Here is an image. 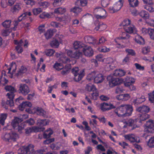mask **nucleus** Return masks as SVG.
Wrapping results in <instances>:
<instances>
[{
  "instance_id": "f257e3e1",
  "label": "nucleus",
  "mask_w": 154,
  "mask_h": 154,
  "mask_svg": "<svg viewBox=\"0 0 154 154\" xmlns=\"http://www.w3.org/2000/svg\"><path fill=\"white\" fill-rule=\"evenodd\" d=\"M5 88L7 91H9V93L7 94L6 96L8 98L6 102L4 100L2 101V106H5V108L6 109H8V107L5 106L6 104L9 105L10 107H12L14 105L13 99L14 96V93L16 91L14 88L11 85L7 86Z\"/></svg>"
},
{
  "instance_id": "f03ea898",
  "label": "nucleus",
  "mask_w": 154,
  "mask_h": 154,
  "mask_svg": "<svg viewBox=\"0 0 154 154\" xmlns=\"http://www.w3.org/2000/svg\"><path fill=\"white\" fill-rule=\"evenodd\" d=\"M34 147V146L31 144L26 146H23L18 149V154H44L47 151V148L44 147L33 152Z\"/></svg>"
},
{
  "instance_id": "7ed1b4c3",
  "label": "nucleus",
  "mask_w": 154,
  "mask_h": 154,
  "mask_svg": "<svg viewBox=\"0 0 154 154\" xmlns=\"http://www.w3.org/2000/svg\"><path fill=\"white\" fill-rule=\"evenodd\" d=\"M116 114L119 117L129 116L133 111V107L130 105H122L117 109Z\"/></svg>"
},
{
  "instance_id": "20e7f679",
  "label": "nucleus",
  "mask_w": 154,
  "mask_h": 154,
  "mask_svg": "<svg viewBox=\"0 0 154 154\" xmlns=\"http://www.w3.org/2000/svg\"><path fill=\"white\" fill-rule=\"evenodd\" d=\"M150 110V108L146 105L140 106L136 108V111L142 113L140 116V122H141L142 121H144L149 118L150 116L147 114V113L149 112Z\"/></svg>"
},
{
  "instance_id": "39448f33",
  "label": "nucleus",
  "mask_w": 154,
  "mask_h": 154,
  "mask_svg": "<svg viewBox=\"0 0 154 154\" xmlns=\"http://www.w3.org/2000/svg\"><path fill=\"white\" fill-rule=\"evenodd\" d=\"M23 120L21 119L16 117H14L11 122V125L14 129L20 134L23 132V131L24 129V126L23 124H19Z\"/></svg>"
},
{
  "instance_id": "423d86ee",
  "label": "nucleus",
  "mask_w": 154,
  "mask_h": 154,
  "mask_svg": "<svg viewBox=\"0 0 154 154\" xmlns=\"http://www.w3.org/2000/svg\"><path fill=\"white\" fill-rule=\"evenodd\" d=\"M14 42L15 45H17L15 47V50L18 54L21 53L23 51V49L21 46L23 45L26 48L28 47V42L26 39H21L19 41L14 40Z\"/></svg>"
},
{
  "instance_id": "0eeeda50",
  "label": "nucleus",
  "mask_w": 154,
  "mask_h": 154,
  "mask_svg": "<svg viewBox=\"0 0 154 154\" xmlns=\"http://www.w3.org/2000/svg\"><path fill=\"white\" fill-rule=\"evenodd\" d=\"M19 137L18 134L15 132H12L10 133L5 134L2 137V139L7 142L15 141Z\"/></svg>"
},
{
  "instance_id": "6e6552de",
  "label": "nucleus",
  "mask_w": 154,
  "mask_h": 154,
  "mask_svg": "<svg viewBox=\"0 0 154 154\" xmlns=\"http://www.w3.org/2000/svg\"><path fill=\"white\" fill-rule=\"evenodd\" d=\"M72 72L75 76L74 79L76 82L80 81L85 75L84 70L82 69L79 71L78 67L73 68Z\"/></svg>"
},
{
  "instance_id": "1a4fd4ad",
  "label": "nucleus",
  "mask_w": 154,
  "mask_h": 154,
  "mask_svg": "<svg viewBox=\"0 0 154 154\" xmlns=\"http://www.w3.org/2000/svg\"><path fill=\"white\" fill-rule=\"evenodd\" d=\"M94 13L96 17L98 19H104L107 16L106 11L101 7L95 8Z\"/></svg>"
},
{
  "instance_id": "9d476101",
  "label": "nucleus",
  "mask_w": 154,
  "mask_h": 154,
  "mask_svg": "<svg viewBox=\"0 0 154 154\" xmlns=\"http://www.w3.org/2000/svg\"><path fill=\"white\" fill-rule=\"evenodd\" d=\"M107 79L109 81V86L111 87H113L119 85L121 82L119 78L113 77L111 75H109Z\"/></svg>"
},
{
  "instance_id": "9b49d317",
  "label": "nucleus",
  "mask_w": 154,
  "mask_h": 154,
  "mask_svg": "<svg viewBox=\"0 0 154 154\" xmlns=\"http://www.w3.org/2000/svg\"><path fill=\"white\" fill-rule=\"evenodd\" d=\"M30 92L29 88L28 86L25 84H21L20 85L19 92L23 95H26Z\"/></svg>"
},
{
  "instance_id": "f8f14e48",
  "label": "nucleus",
  "mask_w": 154,
  "mask_h": 154,
  "mask_svg": "<svg viewBox=\"0 0 154 154\" xmlns=\"http://www.w3.org/2000/svg\"><path fill=\"white\" fill-rule=\"evenodd\" d=\"M67 54L70 57L76 59H79L82 55V53L79 51H72L69 50L67 51Z\"/></svg>"
},
{
  "instance_id": "ddd939ff",
  "label": "nucleus",
  "mask_w": 154,
  "mask_h": 154,
  "mask_svg": "<svg viewBox=\"0 0 154 154\" xmlns=\"http://www.w3.org/2000/svg\"><path fill=\"white\" fill-rule=\"evenodd\" d=\"M145 125L146 127L144 129L145 131L151 133L152 131H151V130L153 128L154 126L153 121L149 120L146 122Z\"/></svg>"
},
{
  "instance_id": "4468645a",
  "label": "nucleus",
  "mask_w": 154,
  "mask_h": 154,
  "mask_svg": "<svg viewBox=\"0 0 154 154\" xmlns=\"http://www.w3.org/2000/svg\"><path fill=\"white\" fill-rule=\"evenodd\" d=\"M83 52L84 55L87 57H90L94 54L93 49L91 47H85L83 49Z\"/></svg>"
},
{
  "instance_id": "2eb2a0df",
  "label": "nucleus",
  "mask_w": 154,
  "mask_h": 154,
  "mask_svg": "<svg viewBox=\"0 0 154 154\" xmlns=\"http://www.w3.org/2000/svg\"><path fill=\"white\" fill-rule=\"evenodd\" d=\"M122 6L121 4H118L117 3L114 4L113 6L110 7L109 8V10L110 12L114 13L119 11Z\"/></svg>"
},
{
  "instance_id": "dca6fc26",
  "label": "nucleus",
  "mask_w": 154,
  "mask_h": 154,
  "mask_svg": "<svg viewBox=\"0 0 154 154\" xmlns=\"http://www.w3.org/2000/svg\"><path fill=\"white\" fill-rule=\"evenodd\" d=\"M145 100L144 96H142L139 98H136L132 100V103L135 106L142 103Z\"/></svg>"
},
{
  "instance_id": "f3484780",
  "label": "nucleus",
  "mask_w": 154,
  "mask_h": 154,
  "mask_svg": "<svg viewBox=\"0 0 154 154\" xmlns=\"http://www.w3.org/2000/svg\"><path fill=\"white\" fill-rule=\"evenodd\" d=\"M124 29L127 32L129 33H135L136 31V29L134 26L133 25H131L130 24L128 25L127 26L124 27Z\"/></svg>"
},
{
  "instance_id": "a211bd4d",
  "label": "nucleus",
  "mask_w": 154,
  "mask_h": 154,
  "mask_svg": "<svg viewBox=\"0 0 154 154\" xmlns=\"http://www.w3.org/2000/svg\"><path fill=\"white\" fill-rule=\"evenodd\" d=\"M32 106V103L29 102H23L19 105V108L20 110L23 111L25 108L31 107Z\"/></svg>"
},
{
  "instance_id": "6ab92c4d",
  "label": "nucleus",
  "mask_w": 154,
  "mask_h": 154,
  "mask_svg": "<svg viewBox=\"0 0 154 154\" xmlns=\"http://www.w3.org/2000/svg\"><path fill=\"white\" fill-rule=\"evenodd\" d=\"M35 113L40 116H42L44 117H46V112L42 108L38 107L35 108Z\"/></svg>"
},
{
  "instance_id": "aec40b11",
  "label": "nucleus",
  "mask_w": 154,
  "mask_h": 154,
  "mask_svg": "<svg viewBox=\"0 0 154 154\" xmlns=\"http://www.w3.org/2000/svg\"><path fill=\"white\" fill-rule=\"evenodd\" d=\"M49 123V121L46 119H38L37 121V125L40 128L44 126L48 125Z\"/></svg>"
},
{
  "instance_id": "412c9836",
  "label": "nucleus",
  "mask_w": 154,
  "mask_h": 154,
  "mask_svg": "<svg viewBox=\"0 0 154 154\" xmlns=\"http://www.w3.org/2000/svg\"><path fill=\"white\" fill-rule=\"evenodd\" d=\"M135 82V79L134 78L128 76L126 77L124 82V85L125 86H128L129 85L134 83Z\"/></svg>"
},
{
  "instance_id": "4be33fe9",
  "label": "nucleus",
  "mask_w": 154,
  "mask_h": 154,
  "mask_svg": "<svg viewBox=\"0 0 154 154\" xmlns=\"http://www.w3.org/2000/svg\"><path fill=\"white\" fill-rule=\"evenodd\" d=\"M125 73L126 72L124 70L119 69L115 70L113 75L115 76L121 77L125 75Z\"/></svg>"
},
{
  "instance_id": "5701e85b",
  "label": "nucleus",
  "mask_w": 154,
  "mask_h": 154,
  "mask_svg": "<svg viewBox=\"0 0 154 154\" xmlns=\"http://www.w3.org/2000/svg\"><path fill=\"white\" fill-rule=\"evenodd\" d=\"M84 39L86 43L94 44L96 43V39L91 36H86L84 37Z\"/></svg>"
},
{
  "instance_id": "b1692460",
  "label": "nucleus",
  "mask_w": 154,
  "mask_h": 154,
  "mask_svg": "<svg viewBox=\"0 0 154 154\" xmlns=\"http://www.w3.org/2000/svg\"><path fill=\"white\" fill-rule=\"evenodd\" d=\"M130 37L129 35L127 33V32H123L122 33V36L120 37H119L117 38L115 40V41L116 43L119 45H120V44L118 43V40L121 39H128Z\"/></svg>"
},
{
  "instance_id": "393cba45",
  "label": "nucleus",
  "mask_w": 154,
  "mask_h": 154,
  "mask_svg": "<svg viewBox=\"0 0 154 154\" xmlns=\"http://www.w3.org/2000/svg\"><path fill=\"white\" fill-rule=\"evenodd\" d=\"M103 80L102 74H98L94 78V82L96 83H99L102 82Z\"/></svg>"
},
{
  "instance_id": "a878e982",
  "label": "nucleus",
  "mask_w": 154,
  "mask_h": 154,
  "mask_svg": "<svg viewBox=\"0 0 154 154\" xmlns=\"http://www.w3.org/2000/svg\"><path fill=\"white\" fill-rule=\"evenodd\" d=\"M107 27L106 25L102 23H98L97 26L95 27V29L97 31L100 29V31H101L105 29Z\"/></svg>"
},
{
  "instance_id": "bb28decb",
  "label": "nucleus",
  "mask_w": 154,
  "mask_h": 154,
  "mask_svg": "<svg viewBox=\"0 0 154 154\" xmlns=\"http://www.w3.org/2000/svg\"><path fill=\"white\" fill-rule=\"evenodd\" d=\"M69 11L70 12H72L75 14H78L82 11V9L81 8L78 6H75L71 8Z\"/></svg>"
},
{
  "instance_id": "cd10ccee",
  "label": "nucleus",
  "mask_w": 154,
  "mask_h": 154,
  "mask_svg": "<svg viewBox=\"0 0 154 154\" xmlns=\"http://www.w3.org/2000/svg\"><path fill=\"white\" fill-rule=\"evenodd\" d=\"M73 45L74 49H75L84 47L85 45L82 42L79 41L75 42L73 44Z\"/></svg>"
},
{
  "instance_id": "c85d7f7f",
  "label": "nucleus",
  "mask_w": 154,
  "mask_h": 154,
  "mask_svg": "<svg viewBox=\"0 0 154 154\" xmlns=\"http://www.w3.org/2000/svg\"><path fill=\"white\" fill-rule=\"evenodd\" d=\"M21 4L20 3L16 4L11 9L12 12L14 13H16L18 12L21 8Z\"/></svg>"
},
{
  "instance_id": "c756f323",
  "label": "nucleus",
  "mask_w": 154,
  "mask_h": 154,
  "mask_svg": "<svg viewBox=\"0 0 154 154\" xmlns=\"http://www.w3.org/2000/svg\"><path fill=\"white\" fill-rule=\"evenodd\" d=\"M66 11V9L65 8L62 7L56 8L54 10V13L58 14H63Z\"/></svg>"
},
{
  "instance_id": "7c9ffc66",
  "label": "nucleus",
  "mask_w": 154,
  "mask_h": 154,
  "mask_svg": "<svg viewBox=\"0 0 154 154\" xmlns=\"http://www.w3.org/2000/svg\"><path fill=\"white\" fill-rule=\"evenodd\" d=\"M53 133V131L49 128L43 134V137L45 138H49Z\"/></svg>"
},
{
  "instance_id": "2f4dec72",
  "label": "nucleus",
  "mask_w": 154,
  "mask_h": 154,
  "mask_svg": "<svg viewBox=\"0 0 154 154\" xmlns=\"http://www.w3.org/2000/svg\"><path fill=\"white\" fill-rule=\"evenodd\" d=\"M96 88L95 86L89 83L86 85V90L89 91H94L96 90Z\"/></svg>"
},
{
  "instance_id": "473e14b6",
  "label": "nucleus",
  "mask_w": 154,
  "mask_h": 154,
  "mask_svg": "<svg viewBox=\"0 0 154 154\" xmlns=\"http://www.w3.org/2000/svg\"><path fill=\"white\" fill-rule=\"evenodd\" d=\"M139 14L140 17L145 19H148L149 17V14L148 13L145 11H142Z\"/></svg>"
},
{
  "instance_id": "72a5a7b5",
  "label": "nucleus",
  "mask_w": 154,
  "mask_h": 154,
  "mask_svg": "<svg viewBox=\"0 0 154 154\" xmlns=\"http://www.w3.org/2000/svg\"><path fill=\"white\" fill-rule=\"evenodd\" d=\"M54 32L53 30H48L44 34L45 38L47 39L50 38L53 35Z\"/></svg>"
},
{
  "instance_id": "f704fd0d",
  "label": "nucleus",
  "mask_w": 154,
  "mask_h": 154,
  "mask_svg": "<svg viewBox=\"0 0 154 154\" xmlns=\"http://www.w3.org/2000/svg\"><path fill=\"white\" fill-rule=\"evenodd\" d=\"M27 69L26 67L22 66L18 71L17 73H16L15 75L17 76H20L23 74L25 73Z\"/></svg>"
},
{
  "instance_id": "c9c22d12",
  "label": "nucleus",
  "mask_w": 154,
  "mask_h": 154,
  "mask_svg": "<svg viewBox=\"0 0 154 154\" xmlns=\"http://www.w3.org/2000/svg\"><path fill=\"white\" fill-rule=\"evenodd\" d=\"M135 41L137 43L140 45H143L145 43L144 39L142 36L140 35H138L136 37Z\"/></svg>"
},
{
  "instance_id": "e433bc0d",
  "label": "nucleus",
  "mask_w": 154,
  "mask_h": 154,
  "mask_svg": "<svg viewBox=\"0 0 154 154\" xmlns=\"http://www.w3.org/2000/svg\"><path fill=\"white\" fill-rule=\"evenodd\" d=\"M125 138L129 140L131 142H135L137 141V140H135V137L133 134H128L125 135Z\"/></svg>"
},
{
  "instance_id": "4c0bfd02",
  "label": "nucleus",
  "mask_w": 154,
  "mask_h": 154,
  "mask_svg": "<svg viewBox=\"0 0 154 154\" xmlns=\"http://www.w3.org/2000/svg\"><path fill=\"white\" fill-rule=\"evenodd\" d=\"M109 104L107 103H103L100 104V108L103 111L109 110Z\"/></svg>"
},
{
  "instance_id": "58836bf2",
  "label": "nucleus",
  "mask_w": 154,
  "mask_h": 154,
  "mask_svg": "<svg viewBox=\"0 0 154 154\" xmlns=\"http://www.w3.org/2000/svg\"><path fill=\"white\" fill-rule=\"evenodd\" d=\"M129 5L131 7H136L138 5V0H128Z\"/></svg>"
},
{
  "instance_id": "ea45409f",
  "label": "nucleus",
  "mask_w": 154,
  "mask_h": 154,
  "mask_svg": "<svg viewBox=\"0 0 154 154\" xmlns=\"http://www.w3.org/2000/svg\"><path fill=\"white\" fill-rule=\"evenodd\" d=\"M7 116L6 114H2L0 116V123L2 125H4L5 120Z\"/></svg>"
},
{
  "instance_id": "a19ab883",
  "label": "nucleus",
  "mask_w": 154,
  "mask_h": 154,
  "mask_svg": "<svg viewBox=\"0 0 154 154\" xmlns=\"http://www.w3.org/2000/svg\"><path fill=\"white\" fill-rule=\"evenodd\" d=\"M11 23V20H6L2 23V25L5 28H9L10 27Z\"/></svg>"
},
{
  "instance_id": "79ce46f5",
  "label": "nucleus",
  "mask_w": 154,
  "mask_h": 154,
  "mask_svg": "<svg viewBox=\"0 0 154 154\" xmlns=\"http://www.w3.org/2000/svg\"><path fill=\"white\" fill-rule=\"evenodd\" d=\"M76 5H78V4H80V5L82 6H85L87 5V1L86 0H78L75 3Z\"/></svg>"
},
{
  "instance_id": "37998d69",
  "label": "nucleus",
  "mask_w": 154,
  "mask_h": 154,
  "mask_svg": "<svg viewBox=\"0 0 154 154\" xmlns=\"http://www.w3.org/2000/svg\"><path fill=\"white\" fill-rule=\"evenodd\" d=\"M50 45L52 47L57 48L59 46V43L57 40L55 39L51 42Z\"/></svg>"
},
{
  "instance_id": "c03bdc74",
  "label": "nucleus",
  "mask_w": 154,
  "mask_h": 154,
  "mask_svg": "<svg viewBox=\"0 0 154 154\" xmlns=\"http://www.w3.org/2000/svg\"><path fill=\"white\" fill-rule=\"evenodd\" d=\"M147 145L149 147H154V136L149 138L147 142Z\"/></svg>"
},
{
  "instance_id": "a18cd8bd",
  "label": "nucleus",
  "mask_w": 154,
  "mask_h": 154,
  "mask_svg": "<svg viewBox=\"0 0 154 154\" xmlns=\"http://www.w3.org/2000/svg\"><path fill=\"white\" fill-rule=\"evenodd\" d=\"M67 67V68H64L61 71V73L63 75H66L69 72V70L70 69V66L69 65H66V67Z\"/></svg>"
},
{
  "instance_id": "49530a36",
  "label": "nucleus",
  "mask_w": 154,
  "mask_h": 154,
  "mask_svg": "<svg viewBox=\"0 0 154 154\" xmlns=\"http://www.w3.org/2000/svg\"><path fill=\"white\" fill-rule=\"evenodd\" d=\"M38 5L40 6H42L44 8H47L49 5L48 2H39L38 3Z\"/></svg>"
},
{
  "instance_id": "de8ad7c7",
  "label": "nucleus",
  "mask_w": 154,
  "mask_h": 154,
  "mask_svg": "<svg viewBox=\"0 0 154 154\" xmlns=\"http://www.w3.org/2000/svg\"><path fill=\"white\" fill-rule=\"evenodd\" d=\"M148 32L152 39L154 40V29L149 28L148 29Z\"/></svg>"
},
{
  "instance_id": "09e8293b",
  "label": "nucleus",
  "mask_w": 154,
  "mask_h": 154,
  "mask_svg": "<svg viewBox=\"0 0 154 154\" xmlns=\"http://www.w3.org/2000/svg\"><path fill=\"white\" fill-rule=\"evenodd\" d=\"M51 26L55 28L60 27L63 26L60 23L56 22H52L51 23Z\"/></svg>"
},
{
  "instance_id": "8fccbe9b",
  "label": "nucleus",
  "mask_w": 154,
  "mask_h": 154,
  "mask_svg": "<svg viewBox=\"0 0 154 154\" xmlns=\"http://www.w3.org/2000/svg\"><path fill=\"white\" fill-rule=\"evenodd\" d=\"M125 51L128 53V55H131L132 56H134L136 54L134 51L132 49H127Z\"/></svg>"
},
{
  "instance_id": "3c124183",
  "label": "nucleus",
  "mask_w": 154,
  "mask_h": 154,
  "mask_svg": "<svg viewBox=\"0 0 154 154\" xmlns=\"http://www.w3.org/2000/svg\"><path fill=\"white\" fill-rule=\"evenodd\" d=\"M53 67L58 71H59L63 69L60 63H56L54 65Z\"/></svg>"
},
{
  "instance_id": "603ef678",
  "label": "nucleus",
  "mask_w": 154,
  "mask_h": 154,
  "mask_svg": "<svg viewBox=\"0 0 154 154\" xmlns=\"http://www.w3.org/2000/svg\"><path fill=\"white\" fill-rule=\"evenodd\" d=\"M96 60H95V63H97V61H101L103 62V60L104 58H103V56L102 55H99L97 56L96 57Z\"/></svg>"
},
{
  "instance_id": "864d4df0",
  "label": "nucleus",
  "mask_w": 154,
  "mask_h": 154,
  "mask_svg": "<svg viewBox=\"0 0 154 154\" xmlns=\"http://www.w3.org/2000/svg\"><path fill=\"white\" fill-rule=\"evenodd\" d=\"M33 129L32 127H28L25 129V133L27 135H29L32 132Z\"/></svg>"
},
{
  "instance_id": "5fc2aeb1",
  "label": "nucleus",
  "mask_w": 154,
  "mask_h": 154,
  "mask_svg": "<svg viewBox=\"0 0 154 154\" xmlns=\"http://www.w3.org/2000/svg\"><path fill=\"white\" fill-rule=\"evenodd\" d=\"M42 12V10L40 8H35L33 10V13L34 15H37Z\"/></svg>"
},
{
  "instance_id": "6e6d98bb",
  "label": "nucleus",
  "mask_w": 154,
  "mask_h": 154,
  "mask_svg": "<svg viewBox=\"0 0 154 154\" xmlns=\"http://www.w3.org/2000/svg\"><path fill=\"white\" fill-rule=\"evenodd\" d=\"M130 22L131 21L129 20H125L121 24V26H124V27H125V26H127L128 25L130 24Z\"/></svg>"
},
{
  "instance_id": "4d7b16f0",
  "label": "nucleus",
  "mask_w": 154,
  "mask_h": 154,
  "mask_svg": "<svg viewBox=\"0 0 154 154\" xmlns=\"http://www.w3.org/2000/svg\"><path fill=\"white\" fill-rule=\"evenodd\" d=\"M8 82V80L5 78H3V79L2 77L0 78V85H5L7 84Z\"/></svg>"
},
{
  "instance_id": "13d9d810",
  "label": "nucleus",
  "mask_w": 154,
  "mask_h": 154,
  "mask_svg": "<svg viewBox=\"0 0 154 154\" xmlns=\"http://www.w3.org/2000/svg\"><path fill=\"white\" fill-rule=\"evenodd\" d=\"M149 100L152 103H154V90L151 93L149 94Z\"/></svg>"
},
{
  "instance_id": "bf43d9fd",
  "label": "nucleus",
  "mask_w": 154,
  "mask_h": 154,
  "mask_svg": "<svg viewBox=\"0 0 154 154\" xmlns=\"http://www.w3.org/2000/svg\"><path fill=\"white\" fill-rule=\"evenodd\" d=\"M109 0H102L101 5L104 7H106L109 4Z\"/></svg>"
},
{
  "instance_id": "052dcab7",
  "label": "nucleus",
  "mask_w": 154,
  "mask_h": 154,
  "mask_svg": "<svg viewBox=\"0 0 154 154\" xmlns=\"http://www.w3.org/2000/svg\"><path fill=\"white\" fill-rule=\"evenodd\" d=\"M106 39L103 37H102L100 38L99 39V42H96V41L95 44L97 45H99L100 44H103L106 41Z\"/></svg>"
},
{
  "instance_id": "680f3d73",
  "label": "nucleus",
  "mask_w": 154,
  "mask_h": 154,
  "mask_svg": "<svg viewBox=\"0 0 154 154\" xmlns=\"http://www.w3.org/2000/svg\"><path fill=\"white\" fill-rule=\"evenodd\" d=\"M103 61V62L107 64H111L113 62L112 59L110 57L107 58L106 59L104 58Z\"/></svg>"
},
{
  "instance_id": "e2e57ef3",
  "label": "nucleus",
  "mask_w": 154,
  "mask_h": 154,
  "mask_svg": "<svg viewBox=\"0 0 154 154\" xmlns=\"http://www.w3.org/2000/svg\"><path fill=\"white\" fill-rule=\"evenodd\" d=\"M26 122L29 125H32L34 124L35 121L32 118H30L26 121Z\"/></svg>"
},
{
  "instance_id": "0e129e2a",
  "label": "nucleus",
  "mask_w": 154,
  "mask_h": 154,
  "mask_svg": "<svg viewBox=\"0 0 154 154\" xmlns=\"http://www.w3.org/2000/svg\"><path fill=\"white\" fill-rule=\"evenodd\" d=\"M10 32L9 29L4 30L2 31V34L3 36H6L8 35Z\"/></svg>"
},
{
  "instance_id": "69168bd1",
  "label": "nucleus",
  "mask_w": 154,
  "mask_h": 154,
  "mask_svg": "<svg viewBox=\"0 0 154 154\" xmlns=\"http://www.w3.org/2000/svg\"><path fill=\"white\" fill-rule=\"evenodd\" d=\"M55 51L53 49H49L47 50L46 52V55L48 56L52 55L54 53Z\"/></svg>"
},
{
  "instance_id": "338daca9",
  "label": "nucleus",
  "mask_w": 154,
  "mask_h": 154,
  "mask_svg": "<svg viewBox=\"0 0 154 154\" xmlns=\"http://www.w3.org/2000/svg\"><path fill=\"white\" fill-rule=\"evenodd\" d=\"M150 51V48L148 47H145L143 48L142 49V51L144 54H146Z\"/></svg>"
},
{
  "instance_id": "774afa93",
  "label": "nucleus",
  "mask_w": 154,
  "mask_h": 154,
  "mask_svg": "<svg viewBox=\"0 0 154 154\" xmlns=\"http://www.w3.org/2000/svg\"><path fill=\"white\" fill-rule=\"evenodd\" d=\"M145 8L150 12L154 11V8L149 5H146L145 7Z\"/></svg>"
}]
</instances>
